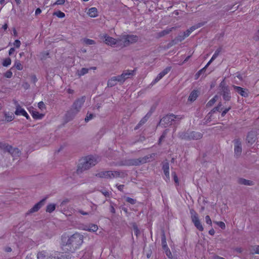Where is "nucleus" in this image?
I'll use <instances>...</instances> for the list:
<instances>
[{
	"instance_id": "f257e3e1",
	"label": "nucleus",
	"mask_w": 259,
	"mask_h": 259,
	"mask_svg": "<svg viewBox=\"0 0 259 259\" xmlns=\"http://www.w3.org/2000/svg\"><path fill=\"white\" fill-rule=\"evenodd\" d=\"M83 239L84 236L78 232L70 236L62 235L61 247L64 251L73 252L80 247L83 242Z\"/></svg>"
},
{
	"instance_id": "f03ea898",
	"label": "nucleus",
	"mask_w": 259,
	"mask_h": 259,
	"mask_svg": "<svg viewBox=\"0 0 259 259\" xmlns=\"http://www.w3.org/2000/svg\"><path fill=\"white\" fill-rule=\"evenodd\" d=\"M97 163L98 160L96 157L92 156L86 157L80 161L76 172L78 174H80L83 171L95 165Z\"/></svg>"
},
{
	"instance_id": "7ed1b4c3",
	"label": "nucleus",
	"mask_w": 259,
	"mask_h": 259,
	"mask_svg": "<svg viewBox=\"0 0 259 259\" xmlns=\"http://www.w3.org/2000/svg\"><path fill=\"white\" fill-rule=\"evenodd\" d=\"M85 100V97L82 96L77 99L73 103L70 111L68 112L66 116L69 118V120L72 119L80 110Z\"/></svg>"
},
{
	"instance_id": "20e7f679",
	"label": "nucleus",
	"mask_w": 259,
	"mask_h": 259,
	"mask_svg": "<svg viewBox=\"0 0 259 259\" xmlns=\"http://www.w3.org/2000/svg\"><path fill=\"white\" fill-rule=\"evenodd\" d=\"M138 36L136 35H122L118 38V47L123 48L137 42Z\"/></svg>"
},
{
	"instance_id": "39448f33",
	"label": "nucleus",
	"mask_w": 259,
	"mask_h": 259,
	"mask_svg": "<svg viewBox=\"0 0 259 259\" xmlns=\"http://www.w3.org/2000/svg\"><path fill=\"white\" fill-rule=\"evenodd\" d=\"M180 136L186 140H197L201 139L203 135L201 133L192 131L182 133Z\"/></svg>"
},
{
	"instance_id": "423d86ee",
	"label": "nucleus",
	"mask_w": 259,
	"mask_h": 259,
	"mask_svg": "<svg viewBox=\"0 0 259 259\" xmlns=\"http://www.w3.org/2000/svg\"><path fill=\"white\" fill-rule=\"evenodd\" d=\"M219 87L220 88L221 95L223 96V99L226 101H230L231 98L230 91L229 87L225 85L224 80L221 82Z\"/></svg>"
},
{
	"instance_id": "0eeeda50",
	"label": "nucleus",
	"mask_w": 259,
	"mask_h": 259,
	"mask_svg": "<svg viewBox=\"0 0 259 259\" xmlns=\"http://www.w3.org/2000/svg\"><path fill=\"white\" fill-rule=\"evenodd\" d=\"M175 119H180L178 116L174 114L167 115L163 117L160 121L159 125L163 127H166L172 124Z\"/></svg>"
},
{
	"instance_id": "6e6552de",
	"label": "nucleus",
	"mask_w": 259,
	"mask_h": 259,
	"mask_svg": "<svg viewBox=\"0 0 259 259\" xmlns=\"http://www.w3.org/2000/svg\"><path fill=\"white\" fill-rule=\"evenodd\" d=\"M3 149L5 152H8V154H11L14 157H18L20 154V152L18 148H14L9 145H4Z\"/></svg>"
},
{
	"instance_id": "1a4fd4ad",
	"label": "nucleus",
	"mask_w": 259,
	"mask_h": 259,
	"mask_svg": "<svg viewBox=\"0 0 259 259\" xmlns=\"http://www.w3.org/2000/svg\"><path fill=\"white\" fill-rule=\"evenodd\" d=\"M135 70H126L124 71L120 75H118L119 78V82L122 83L123 82H124V81L126 79L130 78L132 77V76H133L134 75H135Z\"/></svg>"
},
{
	"instance_id": "9d476101",
	"label": "nucleus",
	"mask_w": 259,
	"mask_h": 259,
	"mask_svg": "<svg viewBox=\"0 0 259 259\" xmlns=\"http://www.w3.org/2000/svg\"><path fill=\"white\" fill-rule=\"evenodd\" d=\"M234 143V155L236 157H239L242 153L241 142L239 139H235Z\"/></svg>"
},
{
	"instance_id": "9b49d317",
	"label": "nucleus",
	"mask_w": 259,
	"mask_h": 259,
	"mask_svg": "<svg viewBox=\"0 0 259 259\" xmlns=\"http://www.w3.org/2000/svg\"><path fill=\"white\" fill-rule=\"evenodd\" d=\"M102 37L105 38L104 41L106 44L111 46L116 45V47H118V38L116 39L112 37L107 35L106 34H104Z\"/></svg>"
},
{
	"instance_id": "f8f14e48",
	"label": "nucleus",
	"mask_w": 259,
	"mask_h": 259,
	"mask_svg": "<svg viewBox=\"0 0 259 259\" xmlns=\"http://www.w3.org/2000/svg\"><path fill=\"white\" fill-rule=\"evenodd\" d=\"M46 200V198L42 199L39 202L35 204L33 207L29 210L28 213H31L37 212L45 204Z\"/></svg>"
},
{
	"instance_id": "ddd939ff",
	"label": "nucleus",
	"mask_w": 259,
	"mask_h": 259,
	"mask_svg": "<svg viewBox=\"0 0 259 259\" xmlns=\"http://www.w3.org/2000/svg\"><path fill=\"white\" fill-rule=\"evenodd\" d=\"M200 24H198L196 26H192L191 28H190V29H188L186 32L184 33V34L182 36H179V40L182 41V40L184 39L186 37L188 36L192 31L200 27Z\"/></svg>"
},
{
	"instance_id": "4468645a",
	"label": "nucleus",
	"mask_w": 259,
	"mask_h": 259,
	"mask_svg": "<svg viewBox=\"0 0 259 259\" xmlns=\"http://www.w3.org/2000/svg\"><path fill=\"white\" fill-rule=\"evenodd\" d=\"M141 161L140 158L137 159H130L126 160L123 164L127 166H137L141 164Z\"/></svg>"
},
{
	"instance_id": "2eb2a0df",
	"label": "nucleus",
	"mask_w": 259,
	"mask_h": 259,
	"mask_svg": "<svg viewBox=\"0 0 259 259\" xmlns=\"http://www.w3.org/2000/svg\"><path fill=\"white\" fill-rule=\"evenodd\" d=\"M246 140L248 144L252 145L256 140L255 133L253 132H249L247 136Z\"/></svg>"
},
{
	"instance_id": "dca6fc26",
	"label": "nucleus",
	"mask_w": 259,
	"mask_h": 259,
	"mask_svg": "<svg viewBox=\"0 0 259 259\" xmlns=\"http://www.w3.org/2000/svg\"><path fill=\"white\" fill-rule=\"evenodd\" d=\"M112 171H103L99 172L96 176L101 178L112 179Z\"/></svg>"
},
{
	"instance_id": "f3484780",
	"label": "nucleus",
	"mask_w": 259,
	"mask_h": 259,
	"mask_svg": "<svg viewBox=\"0 0 259 259\" xmlns=\"http://www.w3.org/2000/svg\"><path fill=\"white\" fill-rule=\"evenodd\" d=\"M233 87L234 89L241 96L244 97H247L248 96L247 90L236 85H233Z\"/></svg>"
},
{
	"instance_id": "a211bd4d",
	"label": "nucleus",
	"mask_w": 259,
	"mask_h": 259,
	"mask_svg": "<svg viewBox=\"0 0 259 259\" xmlns=\"http://www.w3.org/2000/svg\"><path fill=\"white\" fill-rule=\"evenodd\" d=\"M155 156V153H152L151 154L146 155L144 157L140 158L142 164L153 160L154 159Z\"/></svg>"
},
{
	"instance_id": "6ab92c4d",
	"label": "nucleus",
	"mask_w": 259,
	"mask_h": 259,
	"mask_svg": "<svg viewBox=\"0 0 259 259\" xmlns=\"http://www.w3.org/2000/svg\"><path fill=\"white\" fill-rule=\"evenodd\" d=\"M98 226L93 224H90L88 226H85L83 228V230L92 232H95L98 230Z\"/></svg>"
},
{
	"instance_id": "aec40b11",
	"label": "nucleus",
	"mask_w": 259,
	"mask_h": 259,
	"mask_svg": "<svg viewBox=\"0 0 259 259\" xmlns=\"http://www.w3.org/2000/svg\"><path fill=\"white\" fill-rule=\"evenodd\" d=\"M117 82H119V78L118 76H113L108 81L107 85L109 87H112L115 85Z\"/></svg>"
},
{
	"instance_id": "412c9836",
	"label": "nucleus",
	"mask_w": 259,
	"mask_h": 259,
	"mask_svg": "<svg viewBox=\"0 0 259 259\" xmlns=\"http://www.w3.org/2000/svg\"><path fill=\"white\" fill-rule=\"evenodd\" d=\"M113 175L112 179L114 178H124L126 175V173L124 171H112Z\"/></svg>"
},
{
	"instance_id": "4be33fe9",
	"label": "nucleus",
	"mask_w": 259,
	"mask_h": 259,
	"mask_svg": "<svg viewBox=\"0 0 259 259\" xmlns=\"http://www.w3.org/2000/svg\"><path fill=\"white\" fill-rule=\"evenodd\" d=\"M151 113L148 112L139 122V123L137 125L135 130L139 128L141 125L144 124L146 121L148 120L149 117L151 116Z\"/></svg>"
},
{
	"instance_id": "5701e85b",
	"label": "nucleus",
	"mask_w": 259,
	"mask_h": 259,
	"mask_svg": "<svg viewBox=\"0 0 259 259\" xmlns=\"http://www.w3.org/2000/svg\"><path fill=\"white\" fill-rule=\"evenodd\" d=\"M15 105L16 106V110L15 112L16 115H22L23 116V115L26 114V112L24 109L21 108L17 102H15Z\"/></svg>"
},
{
	"instance_id": "b1692460",
	"label": "nucleus",
	"mask_w": 259,
	"mask_h": 259,
	"mask_svg": "<svg viewBox=\"0 0 259 259\" xmlns=\"http://www.w3.org/2000/svg\"><path fill=\"white\" fill-rule=\"evenodd\" d=\"M48 257H51V254L46 251H42L37 254L38 259H48Z\"/></svg>"
},
{
	"instance_id": "393cba45",
	"label": "nucleus",
	"mask_w": 259,
	"mask_h": 259,
	"mask_svg": "<svg viewBox=\"0 0 259 259\" xmlns=\"http://www.w3.org/2000/svg\"><path fill=\"white\" fill-rule=\"evenodd\" d=\"M190 212L191 214V220L193 223L199 220L197 213L194 209H190Z\"/></svg>"
},
{
	"instance_id": "a878e982",
	"label": "nucleus",
	"mask_w": 259,
	"mask_h": 259,
	"mask_svg": "<svg viewBox=\"0 0 259 259\" xmlns=\"http://www.w3.org/2000/svg\"><path fill=\"white\" fill-rule=\"evenodd\" d=\"M169 163L168 162H166L163 164L162 169L163 170L164 175L168 179H169Z\"/></svg>"
},
{
	"instance_id": "bb28decb",
	"label": "nucleus",
	"mask_w": 259,
	"mask_h": 259,
	"mask_svg": "<svg viewBox=\"0 0 259 259\" xmlns=\"http://www.w3.org/2000/svg\"><path fill=\"white\" fill-rule=\"evenodd\" d=\"M174 29H175L174 27L166 28V29H164V30L161 31L159 32V33H158V34H157L158 36L159 37H162L166 34H168L170 32H171L172 31V30Z\"/></svg>"
},
{
	"instance_id": "cd10ccee",
	"label": "nucleus",
	"mask_w": 259,
	"mask_h": 259,
	"mask_svg": "<svg viewBox=\"0 0 259 259\" xmlns=\"http://www.w3.org/2000/svg\"><path fill=\"white\" fill-rule=\"evenodd\" d=\"M238 183L241 185H246V186H251L253 185V183L252 181L246 180L243 178H240L238 180Z\"/></svg>"
},
{
	"instance_id": "c85d7f7f",
	"label": "nucleus",
	"mask_w": 259,
	"mask_h": 259,
	"mask_svg": "<svg viewBox=\"0 0 259 259\" xmlns=\"http://www.w3.org/2000/svg\"><path fill=\"white\" fill-rule=\"evenodd\" d=\"M88 14L91 17H96L98 15L97 9L95 7L91 8L89 10Z\"/></svg>"
},
{
	"instance_id": "c756f323",
	"label": "nucleus",
	"mask_w": 259,
	"mask_h": 259,
	"mask_svg": "<svg viewBox=\"0 0 259 259\" xmlns=\"http://www.w3.org/2000/svg\"><path fill=\"white\" fill-rule=\"evenodd\" d=\"M198 96V92L195 90L193 91L189 97L188 100L190 101H195Z\"/></svg>"
},
{
	"instance_id": "7c9ffc66",
	"label": "nucleus",
	"mask_w": 259,
	"mask_h": 259,
	"mask_svg": "<svg viewBox=\"0 0 259 259\" xmlns=\"http://www.w3.org/2000/svg\"><path fill=\"white\" fill-rule=\"evenodd\" d=\"M32 117L35 119H41L44 115L43 114L39 113L36 111H32L31 112Z\"/></svg>"
},
{
	"instance_id": "2f4dec72",
	"label": "nucleus",
	"mask_w": 259,
	"mask_h": 259,
	"mask_svg": "<svg viewBox=\"0 0 259 259\" xmlns=\"http://www.w3.org/2000/svg\"><path fill=\"white\" fill-rule=\"evenodd\" d=\"M56 208V204L54 203L49 204L46 207V211L49 213L52 212Z\"/></svg>"
},
{
	"instance_id": "473e14b6",
	"label": "nucleus",
	"mask_w": 259,
	"mask_h": 259,
	"mask_svg": "<svg viewBox=\"0 0 259 259\" xmlns=\"http://www.w3.org/2000/svg\"><path fill=\"white\" fill-rule=\"evenodd\" d=\"M161 243H162V246L163 249L164 250L168 248L167 245V243H166V237H165L164 233H163V234L162 235Z\"/></svg>"
},
{
	"instance_id": "72a5a7b5",
	"label": "nucleus",
	"mask_w": 259,
	"mask_h": 259,
	"mask_svg": "<svg viewBox=\"0 0 259 259\" xmlns=\"http://www.w3.org/2000/svg\"><path fill=\"white\" fill-rule=\"evenodd\" d=\"M14 116L12 113H5V118L7 121H11L13 120Z\"/></svg>"
},
{
	"instance_id": "f704fd0d",
	"label": "nucleus",
	"mask_w": 259,
	"mask_h": 259,
	"mask_svg": "<svg viewBox=\"0 0 259 259\" xmlns=\"http://www.w3.org/2000/svg\"><path fill=\"white\" fill-rule=\"evenodd\" d=\"M218 96L215 95L212 99H211L206 104L207 107H210L212 106L214 103L217 101Z\"/></svg>"
},
{
	"instance_id": "c9c22d12",
	"label": "nucleus",
	"mask_w": 259,
	"mask_h": 259,
	"mask_svg": "<svg viewBox=\"0 0 259 259\" xmlns=\"http://www.w3.org/2000/svg\"><path fill=\"white\" fill-rule=\"evenodd\" d=\"M194 226L196 227L197 229H198L200 231H202L203 230V227L200 222V220H198L196 222L194 223Z\"/></svg>"
},
{
	"instance_id": "e433bc0d",
	"label": "nucleus",
	"mask_w": 259,
	"mask_h": 259,
	"mask_svg": "<svg viewBox=\"0 0 259 259\" xmlns=\"http://www.w3.org/2000/svg\"><path fill=\"white\" fill-rule=\"evenodd\" d=\"M14 66L18 70H22L23 69V66L20 62L18 60H16L15 62Z\"/></svg>"
},
{
	"instance_id": "4c0bfd02",
	"label": "nucleus",
	"mask_w": 259,
	"mask_h": 259,
	"mask_svg": "<svg viewBox=\"0 0 259 259\" xmlns=\"http://www.w3.org/2000/svg\"><path fill=\"white\" fill-rule=\"evenodd\" d=\"M83 42L88 45H91L95 44V41L94 40L89 39V38H84L83 39Z\"/></svg>"
},
{
	"instance_id": "58836bf2",
	"label": "nucleus",
	"mask_w": 259,
	"mask_h": 259,
	"mask_svg": "<svg viewBox=\"0 0 259 259\" xmlns=\"http://www.w3.org/2000/svg\"><path fill=\"white\" fill-rule=\"evenodd\" d=\"M11 63V60L10 58H6L3 62V65L4 66H8Z\"/></svg>"
},
{
	"instance_id": "ea45409f",
	"label": "nucleus",
	"mask_w": 259,
	"mask_h": 259,
	"mask_svg": "<svg viewBox=\"0 0 259 259\" xmlns=\"http://www.w3.org/2000/svg\"><path fill=\"white\" fill-rule=\"evenodd\" d=\"M164 76L160 72L158 74L157 76L155 78V79L152 81L153 84L157 82L159 80H160Z\"/></svg>"
},
{
	"instance_id": "a19ab883",
	"label": "nucleus",
	"mask_w": 259,
	"mask_h": 259,
	"mask_svg": "<svg viewBox=\"0 0 259 259\" xmlns=\"http://www.w3.org/2000/svg\"><path fill=\"white\" fill-rule=\"evenodd\" d=\"M95 116V115H94L93 114L88 113L86 117L85 118V122H87L89 121L90 120L92 119Z\"/></svg>"
},
{
	"instance_id": "79ce46f5",
	"label": "nucleus",
	"mask_w": 259,
	"mask_h": 259,
	"mask_svg": "<svg viewBox=\"0 0 259 259\" xmlns=\"http://www.w3.org/2000/svg\"><path fill=\"white\" fill-rule=\"evenodd\" d=\"M222 51V48H218L215 52V53H214V54L213 55V56H212V59H216L217 57L219 56V55L220 54V53Z\"/></svg>"
},
{
	"instance_id": "37998d69",
	"label": "nucleus",
	"mask_w": 259,
	"mask_h": 259,
	"mask_svg": "<svg viewBox=\"0 0 259 259\" xmlns=\"http://www.w3.org/2000/svg\"><path fill=\"white\" fill-rule=\"evenodd\" d=\"M206 70L205 67H203L202 69H200L195 75V79H197L200 76V75L204 72Z\"/></svg>"
},
{
	"instance_id": "c03bdc74",
	"label": "nucleus",
	"mask_w": 259,
	"mask_h": 259,
	"mask_svg": "<svg viewBox=\"0 0 259 259\" xmlns=\"http://www.w3.org/2000/svg\"><path fill=\"white\" fill-rule=\"evenodd\" d=\"M252 253L259 254V246L256 245L252 247Z\"/></svg>"
},
{
	"instance_id": "a18cd8bd",
	"label": "nucleus",
	"mask_w": 259,
	"mask_h": 259,
	"mask_svg": "<svg viewBox=\"0 0 259 259\" xmlns=\"http://www.w3.org/2000/svg\"><path fill=\"white\" fill-rule=\"evenodd\" d=\"M89 69L85 68H82L79 72L80 76L83 75L88 72Z\"/></svg>"
},
{
	"instance_id": "49530a36",
	"label": "nucleus",
	"mask_w": 259,
	"mask_h": 259,
	"mask_svg": "<svg viewBox=\"0 0 259 259\" xmlns=\"http://www.w3.org/2000/svg\"><path fill=\"white\" fill-rule=\"evenodd\" d=\"M171 69V67L170 66L167 67L162 71H161V73L162 74L163 76H164L170 71Z\"/></svg>"
},
{
	"instance_id": "de8ad7c7",
	"label": "nucleus",
	"mask_w": 259,
	"mask_h": 259,
	"mask_svg": "<svg viewBox=\"0 0 259 259\" xmlns=\"http://www.w3.org/2000/svg\"><path fill=\"white\" fill-rule=\"evenodd\" d=\"M214 223L217 224L220 228H221L222 229H225L226 226L224 222H213Z\"/></svg>"
},
{
	"instance_id": "09e8293b",
	"label": "nucleus",
	"mask_w": 259,
	"mask_h": 259,
	"mask_svg": "<svg viewBox=\"0 0 259 259\" xmlns=\"http://www.w3.org/2000/svg\"><path fill=\"white\" fill-rule=\"evenodd\" d=\"M168 130H165L163 133H162V135L160 136L159 139V143H161L162 140L165 138L167 133Z\"/></svg>"
},
{
	"instance_id": "8fccbe9b",
	"label": "nucleus",
	"mask_w": 259,
	"mask_h": 259,
	"mask_svg": "<svg viewBox=\"0 0 259 259\" xmlns=\"http://www.w3.org/2000/svg\"><path fill=\"white\" fill-rule=\"evenodd\" d=\"M38 107L41 110L46 109V106L42 101L39 102L38 103Z\"/></svg>"
},
{
	"instance_id": "3c124183",
	"label": "nucleus",
	"mask_w": 259,
	"mask_h": 259,
	"mask_svg": "<svg viewBox=\"0 0 259 259\" xmlns=\"http://www.w3.org/2000/svg\"><path fill=\"white\" fill-rule=\"evenodd\" d=\"M60 254L56 253L51 254V259H61V257L59 256Z\"/></svg>"
},
{
	"instance_id": "603ef678",
	"label": "nucleus",
	"mask_w": 259,
	"mask_h": 259,
	"mask_svg": "<svg viewBox=\"0 0 259 259\" xmlns=\"http://www.w3.org/2000/svg\"><path fill=\"white\" fill-rule=\"evenodd\" d=\"M69 202L70 199L68 198H66L61 202V203L60 204V206L62 207L64 205H65L66 204L68 203Z\"/></svg>"
},
{
	"instance_id": "864d4df0",
	"label": "nucleus",
	"mask_w": 259,
	"mask_h": 259,
	"mask_svg": "<svg viewBox=\"0 0 259 259\" xmlns=\"http://www.w3.org/2000/svg\"><path fill=\"white\" fill-rule=\"evenodd\" d=\"M126 202L132 204H134L136 203V200L133 199V198H131L130 197H127L126 198Z\"/></svg>"
},
{
	"instance_id": "5fc2aeb1",
	"label": "nucleus",
	"mask_w": 259,
	"mask_h": 259,
	"mask_svg": "<svg viewBox=\"0 0 259 259\" xmlns=\"http://www.w3.org/2000/svg\"><path fill=\"white\" fill-rule=\"evenodd\" d=\"M55 15H56L59 18H64L65 17V14L61 11H58L55 13Z\"/></svg>"
},
{
	"instance_id": "6e6d98bb",
	"label": "nucleus",
	"mask_w": 259,
	"mask_h": 259,
	"mask_svg": "<svg viewBox=\"0 0 259 259\" xmlns=\"http://www.w3.org/2000/svg\"><path fill=\"white\" fill-rule=\"evenodd\" d=\"M165 251L166 255L167 256L168 258H171L172 257V254L169 250V249L168 248L167 249H165L164 250Z\"/></svg>"
},
{
	"instance_id": "4d7b16f0",
	"label": "nucleus",
	"mask_w": 259,
	"mask_h": 259,
	"mask_svg": "<svg viewBox=\"0 0 259 259\" xmlns=\"http://www.w3.org/2000/svg\"><path fill=\"white\" fill-rule=\"evenodd\" d=\"M13 73L12 71L10 70L7 71L5 73L4 76L7 78H11L12 76Z\"/></svg>"
},
{
	"instance_id": "13d9d810",
	"label": "nucleus",
	"mask_w": 259,
	"mask_h": 259,
	"mask_svg": "<svg viewBox=\"0 0 259 259\" xmlns=\"http://www.w3.org/2000/svg\"><path fill=\"white\" fill-rule=\"evenodd\" d=\"M206 223L208 225H211L212 222L209 215H206L205 218Z\"/></svg>"
},
{
	"instance_id": "bf43d9fd",
	"label": "nucleus",
	"mask_w": 259,
	"mask_h": 259,
	"mask_svg": "<svg viewBox=\"0 0 259 259\" xmlns=\"http://www.w3.org/2000/svg\"><path fill=\"white\" fill-rule=\"evenodd\" d=\"M172 175L173 176L175 182L176 184H179V179H178V177L176 175V174L175 172H173V173H172Z\"/></svg>"
},
{
	"instance_id": "052dcab7",
	"label": "nucleus",
	"mask_w": 259,
	"mask_h": 259,
	"mask_svg": "<svg viewBox=\"0 0 259 259\" xmlns=\"http://www.w3.org/2000/svg\"><path fill=\"white\" fill-rule=\"evenodd\" d=\"M21 45V42L19 40L17 39L14 42V46L16 48H18L20 47Z\"/></svg>"
},
{
	"instance_id": "680f3d73",
	"label": "nucleus",
	"mask_w": 259,
	"mask_h": 259,
	"mask_svg": "<svg viewBox=\"0 0 259 259\" xmlns=\"http://www.w3.org/2000/svg\"><path fill=\"white\" fill-rule=\"evenodd\" d=\"M221 106H222V104L221 103H220L219 105L217 107H215L211 110V112H215L216 111H219L220 110V108L221 107Z\"/></svg>"
},
{
	"instance_id": "e2e57ef3",
	"label": "nucleus",
	"mask_w": 259,
	"mask_h": 259,
	"mask_svg": "<svg viewBox=\"0 0 259 259\" xmlns=\"http://www.w3.org/2000/svg\"><path fill=\"white\" fill-rule=\"evenodd\" d=\"M253 39L255 41H257L259 40V30L255 33V35L253 36Z\"/></svg>"
},
{
	"instance_id": "0e129e2a",
	"label": "nucleus",
	"mask_w": 259,
	"mask_h": 259,
	"mask_svg": "<svg viewBox=\"0 0 259 259\" xmlns=\"http://www.w3.org/2000/svg\"><path fill=\"white\" fill-rule=\"evenodd\" d=\"M65 0H57L54 5H63L64 4Z\"/></svg>"
},
{
	"instance_id": "69168bd1",
	"label": "nucleus",
	"mask_w": 259,
	"mask_h": 259,
	"mask_svg": "<svg viewBox=\"0 0 259 259\" xmlns=\"http://www.w3.org/2000/svg\"><path fill=\"white\" fill-rule=\"evenodd\" d=\"M4 250L5 252H11L12 249V248L9 246H6L4 248Z\"/></svg>"
},
{
	"instance_id": "338daca9",
	"label": "nucleus",
	"mask_w": 259,
	"mask_h": 259,
	"mask_svg": "<svg viewBox=\"0 0 259 259\" xmlns=\"http://www.w3.org/2000/svg\"><path fill=\"white\" fill-rule=\"evenodd\" d=\"M134 230L135 234L137 236L139 233V230L136 226H134Z\"/></svg>"
},
{
	"instance_id": "774afa93",
	"label": "nucleus",
	"mask_w": 259,
	"mask_h": 259,
	"mask_svg": "<svg viewBox=\"0 0 259 259\" xmlns=\"http://www.w3.org/2000/svg\"><path fill=\"white\" fill-rule=\"evenodd\" d=\"M101 193L105 196L109 197L110 193L107 191H101Z\"/></svg>"
}]
</instances>
